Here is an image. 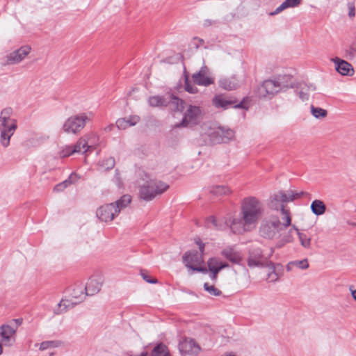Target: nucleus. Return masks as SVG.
<instances>
[{
	"mask_svg": "<svg viewBox=\"0 0 356 356\" xmlns=\"http://www.w3.org/2000/svg\"><path fill=\"white\" fill-rule=\"evenodd\" d=\"M264 213V205L257 197H246L241 203L240 217L229 218L225 223L234 234H243L256 228Z\"/></svg>",
	"mask_w": 356,
	"mask_h": 356,
	"instance_id": "nucleus-1",
	"label": "nucleus"
},
{
	"mask_svg": "<svg viewBox=\"0 0 356 356\" xmlns=\"http://www.w3.org/2000/svg\"><path fill=\"white\" fill-rule=\"evenodd\" d=\"M307 195L308 193L303 191L296 192L292 190H289L286 192L279 191L270 196L268 207L271 210L276 212L275 215H277L279 217L281 216L282 220H284L286 225H291V212L289 209L286 208L285 204Z\"/></svg>",
	"mask_w": 356,
	"mask_h": 356,
	"instance_id": "nucleus-2",
	"label": "nucleus"
},
{
	"mask_svg": "<svg viewBox=\"0 0 356 356\" xmlns=\"http://www.w3.org/2000/svg\"><path fill=\"white\" fill-rule=\"evenodd\" d=\"M17 129V121L11 108H5L0 112V144L3 147L10 145V138Z\"/></svg>",
	"mask_w": 356,
	"mask_h": 356,
	"instance_id": "nucleus-3",
	"label": "nucleus"
},
{
	"mask_svg": "<svg viewBox=\"0 0 356 356\" xmlns=\"http://www.w3.org/2000/svg\"><path fill=\"white\" fill-rule=\"evenodd\" d=\"M289 226L284 224V220H280L277 215L271 214L261 220L259 227V234L262 238L273 239L279 237L280 232Z\"/></svg>",
	"mask_w": 356,
	"mask_h": 356,
	"instance_id": "nucleus-4",
	"label": "nucleus"
},
{
	"mask_svg": "<svg viewBox=\"0 0 356 356\" xmlns=\"http://www.w3.org/2000/svg\"><path fill=\"white\" fill-rule=\"evenodd\" d=\"M168 188V184L152 179L145 174L143 183L140 184L139 196L145 201H151L156 195L164 193Z\"/></svg>",
	"mask_w": 356,
	"mask_h": 356,
	"instance_id": "nucleus-5",
	"label": "nucleus"
},
{
	"mask_svg": "<svg viewBox=\"0 0 356 356\" xmlns=\"http://www.w3.org/2000/svg\"><path fill=\"white\" fill-rule=\"evenodd\" d=\"M288 76H280L275 79H268L257 89V95L260 98H270L277 92L289 87L286 81Z\"/></svg>",
	"mask_w": 356,
	"mask_h": 356,
	"instance_id": "nucleus-6",
	"label": "nucleus"
},
{
	"mask_svg": "<svg viewBox=\"0 0 356 356\" xmlns=\"http://www.w3.org/2000/svg\"><path fill=\"white\" fill-rule=\"evenodd\" d=\"M93 117L91 112L81 113L68 118L63 125V129L65 133L77 134L90 122Z\"/></svg>",
	"mask_w": 356,
	"mask_h": 356,
	"instance_id": "nucleus-7",
	"label": "nucleus"
},
{
	"mask_svg": "<svg viewBox=\"0 0 356 356\" xmlns=\"http://www.w3.org/2000/svg\"><path fill=\"white\" fill-rule=\"evenodd\" d=\"M84 284H79L75 285L71 294V299H63L58 304L57 309L55 312L57 314L67 312L69 309L72 308L74 305L83 301L86 296Z\"/></svg>",
	"mask_w": 356,
	"mask_h": 356,
	"instance_id": "nucleus-8",
	"label": "nucleus"
},
{
	"mask_svg": "<svg viewBox=\"0 0 356 356\" xmlns=\"http://www.w3.org/2000/svg\"><path fill=\"white\" fill-rule=\"evenodd\" d=\"M197 244L199 245V249L201 253L197 252H187L183 256V262L186 267L193 272H202L206 273L207 268L201 266L203 263L202 253L204 252V244L201 241H197Z\"/></svg>",
	"mask_w": 356,
	"mask_h": 356,
	"instance_id": "nucleus-9",
	"label": "nucleus"
},
{
	"mask_svg": "<svg viewBox=\"0 0 356 356\" xmlns=\"http://www.w3.org/2000/svg\"><path fill=\"white\" fill-rule=\"evenodd\" d=\"M148 102L152 106H166L171 104L172 108L177 111H183L184 108V101L174 95H169L168 98L152 96L149 98Z\"/></svg>",
	"mask_w": 356,
	"mask_h": 356,
	"instance_id": "nucleus-10",
	"label": "nucleus"
},
{
	"mask_svg": "<svg viewBox=\"0 0 356 356\" xmlns=\"http://www.w3.org/2000/svg\"><path fill=\"white\" fill-rule=\"evenodd\" d=\"M210 140L213 143H229L234 139V131L225 127H218L211 129L209 133Z\"/></svg>",
	"mask_w": 356,
	"mask_h": 356,
	"instance_id": "nucleus-11",
	"label": "nucleus"
},
{
	"mask_svg": "<svg viewBox=\"0 0 356 356\" xmlns=\"http://www.w3.org/2000/svg\"><path fill=\"white\" fill-rule=\"evenodd\" d=\"M202 115V111L200 106L188 105L184 113L181 122L177 127H189L198 123Z\"/></svg>",
	"mask_w": 356,
	"mask_h": 356,
	"instance_id": "nucleus-12",
	"label": "nucleus"
},
{
	"mask_svg": "<svg viewBox=\"0 0 356 356\" xmlns=\"http://www.w3.org/2000/svg\"><path fill=\"white\" fill-rule=\"evenodd\" d=\"M17 327L11 324L5 323L0 326V342L4 346L10 347L16 341Z\"/></svg>",
	"mask_w": 356,
	"mask_h": 356,
	"instance_id": "nucleus-13",
	"label": "nucleus"
},
{
	"mask_svg": "<svg viewBox=\"0 0 356 356\" xmlns=\"http://www.w3.org/2000/svg\"><path fill=\"white\" fill-rule=\"evenodd\" d=\"M181 356H196L201 351L200 345L193 339L185 338L179 343Z\"/></svg>",
	"mask_w": 356,
	"mask_h": 356,
	"instance_id": "nucleus-14",
	"label": "nucleus"
},
{
	"mask_svg": "<svg viewBox=\"0 0 356 356\" xmlns=\"http://www.w3.org/2000/svg\"><path fill=\"white\" fill-rule=\"evenodd\" d=\"M31 46H18L7 55V63L13 65L20 63L31 53Z\"/></svg>",
	"mask_w": 356,
	"mask_h": 356,
	"instance_id": "nucleus-15",
	"label": "nucleus"
},
{
	"mask_svg": "<svg viewBox=\"0 0 356 356\" xmlns=\"http://www.w3.org/2000/svg\"><path fill=\"white\" fill-rule=\"evenodd\" d=\"M96 215L102 221L108 222L112 221L118 214L115 210L114 204H106L97 210Z\"/></svg>",
	"mask_w": 356,
	"mask_h": 356,
	"instance_id": "nucleus-16",
	"label": "nucleus"
},
{
	"mask_svg": "<svg viewBox=\"0 0 356 356\" xmlns=\"http://www.w3.org/2000/svg\"><path fill=\"white\" fill-rule=\"evenodd\" d=\"M192 79L195 84L202 86H208L213 83V79L211 77L209 69L205 66L193 74Z\"/></svg>",
	"mask_w": 356,
	"mask_h": 356,
	"instance_id": "nucleus-17",
	"label": "nucleus"
},
{
	"mask_svg": "<svg viewBox=\"0 0 356 356\" xmlns=\"http://www.w3.org/2000/svg\"><path fill=\"white\" fill-rule=\"evenodd\" d=\"M104 278L102 275H93L88 281L86 285H84L86 293L88 296H92L99 292Z\"/></svg>",
	"mask_w": 356,
	"mask_h": 356,
	"instance_id": "nucleus-18",
	"label": "nucleus"
},
{
	"mask_svg": "<svg viewBox=\"0 0 356 356\" xmlns=\"http://www.w3.org/2000/svg\"><path fill=\"white\" fill-rule=\"evenodd\" d=\"M208 267L210 271V277L213 281H216L217 279L218 273L222 268L229 267V264L225 262H222L220 259L211 258L208 262Z\"/></svg>",
	"mask_w": 356,
	"mask_h": 356,
	"instance_id": "nucleus-19",
	"label": "nucleus"
},
{
	"mask_svg": "<svg viewBox=\"0 0 356 356\" xmlns=\"http://www.w3.org/2000/svg\"><path fill=\"white\" fill-rule=\"evenodd\" d=\"M334 63L336 70L343 76H351L353 74L354 70L352 65L347 61L338 57L331 59Z\"/></svg>",
	"mask_w": 356,
	"mask_h": 356,
	"instance_id": "nucleus-20",
	"label": "nucleus"
},
{
	"mask_svg": "<svg viewBox=\"0 0 356 356\" xmlns=\"http://www.w3.org/2000/svg\"><path fill=\"white\" fill-rule=\"evenodd\" d=\"M92 138L95 139L96 136L94 134H90L79 138L76 145H72L73 152L74 153H79L83 150V152L86 153L89 151L93 147V144L91 143L90 145H88L89 140Z\"/></svg>",
	"mask_w": 356,
	"mask_h": 356,
	"instance_id": "nucleus-21",
	"label": "nucleus"
},
{
	"mask_svg": "<svg viewBox=\"0 0 356 356\" xmlns=\"http://www.w3.org/2000/svg\"><path fill=\"white\" fill-rule=\"evenodd\" d=\"M212 103L217 108L227 109L234 106L235 102L223 95H217L213 98Z\"/></svg>",
	"mask_w": 356,
	"mask_h": 356,
	"instance_id": "nucleus-22",
	"label": "nucleus"
},
{
	"mask_svg": "<svg viewBox=\"0 0 356 356\" xmlns=\"http://www.w3.org/2000/svg\"><path fill=\"white\" fill-rule=\"evenodd\" d=\"M219 86L224 90H232L240 86V81L234 76L222 78L219 81Z\"/></svg>",
	"mask_w": 356,
	"mask_h": 356,
	"instance_id": "nucleus-23",
	"label": "nucleus"
},
{
	"mask_svg": "<svg viewBox=\"0 0 356 356\" xmlns=\"http://www.w3.org/2000/svg\"><path fill=\"white\" fill-rule=\"evenodd\" d=\"M138 122V116H129L128 118L118 119L116 121V126L119 129H126L129 127L134 126Z\"/></svg>",
	"mask_w": 356,
	"mask_h": 356,
	"instance_id": "nucleus-24",
	"label": "nucleus"
},
{
	"mask_svg": "<svg viewBox=\"0 0 356 356\" xmlns=\"http://www.w3.org/2000/svg\"><path fill=\"white\" fill-rule=\"evenodd\" d=\"M221 254L223 257L234 264H238L242 260L241 254L238 252H236L232 248H225L222 250Z\"/></svg>",
	"mask_w": 356,
	"mask_h": 356,
	"instance_id": "nucleus-25",
	"label": "nucleus"
},
{
	"mask_svg": "<svg viewBox=\"0 0 356 356\" xmlns=\"http://www.w3.org/2000/svg\"><path fill=\"white\" fill-rule=\"evenodd\" d=\"M131 202V196L129 195H124L118 200L113 203L115 210L117 211V213L119 214L122 210L128 207Z\"/></svg>",
	"mask_w": 356,
	"mask_h": 356,
	"instance_id": "nucleus-26",
	"label": "nucleus"
},
{
	"mask_svg": "<svg viewBox=\"0 0 356 356\" xmlns=\"http://www.w3.org/2000/svg\"><path fill=\"white\" fill-rule=\"evenodd\" d=\"M311 210L316 216H321L326 211L325 203L321 200H315L311 204Z\"/></svg>",
	"mask_w": 356,
	"mask_h": 356,
	"instance_id": "nucleus-27",
	"label": "nucleus"
},
{
	"mask_svg": "<svg viewBox=\"0 0 356 356\" xmlns=\"http://www.w3.org/2000/svg\"><path fill=\"white\" fill-rule=\"evenodd\" d=\"M301 0H285L275 10L270 13L271 15H276L288 8H294L299 6Z\"/></svg>",
	"mask_w": 356,
	"mask_h": 356,
	"instance_id": "nucleus-28",
	"label": "nucleus"
},
{
	"mask_svg": "<svg viewBox=\"0 0 356 356\" xmlns=\"http://www.w3.org/2000/svg\"><path fill=\"white\" fill-rule=\"evenodd\" d=\"M295 268H299L301 270L307 269L309 268V262L307 259H302V260H296L289 262L286 265V270L287 271H291Z\"/></svg>",
	"mask_w": 356,
	"mask_h": 356,
	"instance_id": "nucleus-29",
	"label": "nucleus"
},
{
	"mask_svg": "<svg viewBox=\"0 0 356 356\" xmlns=\"http://www.w3.org/2000/svg\"><path fill=\"white\" fill-rule=\"evenodd\" d=\"M266 263L270 266V268H273V264L271 262L266 261ZM264 264V260H261L259 257H256L254 255L250 254L248 259V265L250 268L263 267Z\"/></svg>",
	"mask_w": 356,
	"mask_h": 356,
	"instance_id": "nucleus-30",
	"label": "nucleus"
},
{
	"mask_svg": "<svg viewBox=\"0 0 356 356\" xmlns=\"http://www.w3.org/2000/svg\"><path fill=\"white\" fill-rule=\"evenodd\" d=\"M61 345L62 342L58 340L44 341L40 343V344H35L36 346H39V350L41 351L58 348L61 346Z\"/></svg>",
	"mask_w": 356,
	"mask_h": 356,
	"instance_id": "nucleus-31",
	"label": "nucleus"
},
{
	"mask_svg": "<svg viewBox=\"0 0 356 356\" xmlns=\"http://www.w3.org/2000/svg\"><path fill=\"white\" fill-rule=\"evenodd\" d=\"M209 192L218 196L229 194L231 193V190L225 185H216L209 188Z\"/></svg>",
	"mask_w": 356,
	"mask_h": 356,
	"instance_id": "nucleus-32",
	"label": "nucleus"
},
{
	"mask_svg": "<svg viewBox=\"0 0 356 356\" xmlns=\"http://www.w3.org/2000/svg\"><path fill=\"white\" fill-rule=\"evenodd\" d=\"M150 356H170L167 346L161 343L152 350Z\"/></svg>",
	"mask_w": 356,
	"mask_h": 356,
	"instance_id": "nucleus-33",
	"label": "nucleus"
},
{
	"mask_svg": "<svg viewBox=\"0 0 356 356\" xmlns=\"http://www.w3.org/2000/svg\"><path fill=\"white\" fill-rule=\"evenodd\" d=\"M316 87L313 85L308 86L307 84L300 85L299 97L302 101L307 100L309 99V92L314 91Z\"/></svg>",
	"mask_w": 356,
	"mask_h": 356,
	"instance_id": "nucleus-34",
	"label": "nucleus"
},
{
	"mask_svg": "<svg viewBox=\"0 0 356 356\" xmlns=\"http://www.w3.org/2000/svg\"><path fill=\"white\" fill-rule=\"evenodd\" d=\"M79 179L76 173H72L69 177L68 179L65 180L62 183L57 184L54 190L56 191H62L63 189L67 188L69 185H70L72 183L76 181Z\"/></svg>",
	"mask_w": 356,
	"mask_h": 356,
	"instance_id": "nucleus-35",
	"label": "nucleus"
},
{
	"mask_svg": "<svg viewBox=\"0 0 356 356\" xmlns=\"http://www.w3.org/2000/svg\"><path fill=\"white\" fill-rule=\"evenodd\" d=\"M298 235L299 238L300 243L302 247L305 248H311V236H308L307 234L300 232L298 230Z\"/></svg>",
	"mask_w": 356,
	"mask_h": 356,
	"instance_id": "nucleus-36",
	"label": "nucleus"
},
{
	"mask_svg": "<svg viewBox=\"0 0 356 356\" xmlns=\"http://www.w3.org/2000/svg\"><path fill=\"white\" fill-rule=\"evenodd\" d=\"M311 113L316 118H324L327 115V111L322 108L316 107L313 105L311 106Z\"/></svg>",
	"mask_w": 356,
	"mask_h": 356,
	"instance_id": "nucleus-37",
	"label": "nucleus"
},
{
	"mask_svg": "<svg viewBox=\"0 0 356 356\" xmlns=\"http://www.w3.org/2000/svg\"><path fill=\"white\" fill-rule=\"evenodd\" d=\"M204 289L211 296H219L222 293L218 289L215 287L213 285H210L209 283H204Z\"/></svg>",
	"mask_w": 356,
	"mask_h": 356,
	"instance_id": "nucleus-38",
	"label": "nucleus"
},
{
	"mask_svg": "<svg viewBox=\"0 0 356 356\" xmlns=\"http://www.w3.org/2000/svg\"><path fill=\"white\" fill-rule=\"evenodd\" d=\"M72 151H74L72 145H66L60 150L59 155L60 157H67L74 154Z\"/></svg>",
	"mask_w": 356,
	"mask_h": 356,
	"instance_id": "nucleus-39",
	"label": "nucleus"
},
{
	"mask_svg": "<svg viewBox=\"0 0 356 356\" xmlns=\"http://www.w3.org/2000/svg\"><path fill=\"white\" fill-rule=\"evenodd\" d=\"M101 165L106 170L111 169L115 165V160L113 158H108L102 162Z\"/></svg>",
	"mask_w": 356,
	"mask_h": 356,
	"instance_id": "nucleus-40",
	"label": "nucleus"
},
{
	"mask_svg": "<svg viewBox=\"0 0 356 356\" xmlns=\"http://www.w3.org/2000/svg\"><path fill=\"white\" fill-rule=\"evenodd\" d=\"M250 254L254 255L256 257H259L260 259L264 260V259H267L268 257H266L260 248L253 249L250 252Z\"/></svg>",
	"mask_w": 356,
	"mask_h": 356,
	"instance_id": "nucleus-41",
	"label": "nucleus"
},
{
	"mask_svg": "<svg viewBox=\"0 0 356 356\" xmlns=\"http://www.w3.org/2000/svg\"><path fill=\"white\" fill-rule=\"evenodd\" d=\"M185 90L192 94L197 92V88L195 86H192L188 80L185 83Z\"/></svg>",
	"mask_w": 356,
	"mask_h": 356,
	"instance_id": "nucleus-42",
	"label": "nucleus"
},
{
	"mask_svg": "<svg viewBox=\"0 0 356 356\" xmlns=\"http://www.w3.org/2000/svg\"><path fill=\"white\" fill-rule=\"evenodd\" d=\"M348 16L350 17H353L355 16V3L353 2L348 3Z\"/></svg>",
	"mask_w": 356,
	"mask_h": 356,
	"instance_id": "nucleus-43",
	"label": "nucleus"
},
{
	"mask_svg": "<svg viewBox=\"0 0 356 356\" xmlns=\"http://www.w3.org/2000/svg\"><path fill=\"white\" fill-rule=\"evenodd\" d=\"M212 225L214 227H216L218 229H220V226L218 225L217 220L213 217L211 216L207 220V225L211 226Z\"/></svg>",
	"mask_w": 356,
	"mask_h": 356,
	"instance_id": "nucleus-44",
	"label": "nucleus"
},
{
	"mask_svg": "<svg viewBox=\"0 0 356 356\" xmlns=\"http://www.w3.org/2000/svg\"><path fill=\"white\" fill-rule=\"evenodd\" d=\"M346 51H348L351 59H356V46H348V49Z\"/></svg>",
	"mask_w": 356,
	"mask_h": 356,
	"instance_id": "nucleus-45",
	"label": "nucleus"
},
{
	"mask_svg": "<svg viewBox=\"0 0 356 356\" xmlns=\"http://www.w3.org/2000/svg\"><path fill=\"white\" fill-rule=\"evenodd\" d=\"M115 182L116 183V184L119 186V187H121L122 185V181L121 179V177L120 176V173L118 172H115Z\"/></svg>",
	"mask_w": 356,
	"mask_h": 356,
	"instance_id": "nucleus-46",
	"label": "nucleus"
},
{
	"mask_svg": "<svg viewBox=\"0 0 356 356\" xmlns=\"http://www.w3.org/2000/svg\"><path fill=\"white\" fill-rule=\"evenodd\" d=\"M22 320L20 318L13 319L9 324L14 325V327L18 328V327L22 324Z\"/></svg>",
	"mask_w": 356,
	"mask_h": 356,
	"instance_id": "nucleus-47",
	"label": "nucleus"
},
{
	"mask_svg": "<svg viewBox=\"0 0 356 356\" xmlns=\"http://www.w3.org/2000/svg\"><path fill=\"white\" fill-rule=\"evenodd\" d=\"M141 275H142V276H143V279H144L147 282H148V283H156V282H157V280H155V279H152V280H151V279H149V277H148L146 274H145V273H142Z\"/></svg>",
	"mask_w": 356,
	"mask_h": 356,
	"instance_id": "nucleus-48",
	"label": "nucleus"
},
{
	"mask_svg": "<svg viewBox=\"0 0 356 356\" xmlns=\"http://www.w3.org/2000/svg\"><path fill=\"white\" fill-rule=\"evenodd\" d=\"M353 298L356 301V289H353L352 287L350 288Z\"/></svg>",
	"mask_w": 356,
	"mask_h": 356,
	"instance_id": "nucleus-49",
	"label": "nucleus"
},
{
	"mask_svg": "<svg viewBox=\"0 0 356 356\" xmlns=\"http://www.w3.org/2000/svg\"><path fill=\"white\" fill-rule=\"evenodd\" d=\"M113 124H110L104 128V130L106 131H111L113 128Z\"/></svg>",
	"mask_w": 356,
	"mask_h": 356,
	"instance_id": "nucleus-50",
	"label": "nucleus"
},
{
	"mask_svg": "<svg viewBox=\"0 0 356 356\" xmlns=\"http://www.w3.org/2000/svg\"><path fill=\"white\" fill-rule=\"evenodd\" d=\"M3 346H4L0 342V355L3 353Z\"/></svg>",
	"mask_w": 356,
	"mask_h": 356,
	"instance_id": "nucleus-51",
	"label": "nucleus"
},
{
	"mask_svg": "<svg viewBox=\"0 0 356 356\" xmlns=\"http://www.w3.org/2000/svg\"><path fill=\"white\" fill-rule=\"evenodd\" d=\"M195 42L197 40L199 42H204V41L200 38H194Z\"/></svg>",
	"mask_w": 356,
	"mask_h": 356,
	"instance_id": "nucleus-52",
	"label": "nucleus"
},
{
	"mask_svg": "<svg viewBox=\"0 0 356 356\" xmlns=\"http://www.w3.org/2000/svg\"><path fill=\"white\" fill-rule=\"evenodd\" d=\"M234 107H235V108H241V104H236V105H234Z\"/></svg>",
	"mask_w": 356,
	"mask_h": 356,
	"instance_id": "nucleus-53",
	"label": "nucleus"
},
{
	"mask_svg": "<svg viewBox=\"0 0 356 356\" xmlns=\"http://www.w3.org/2000/svg\"><path fill=\"white\" fill-rule=\"evenodd\" d=\"M273 250H270V254L268 255V257H269L270 256H271V255L273 254Z\"/></svg>",
	"mask_w": 356,
	"mask_h": 356,
	"instance_id": "nucleus-54",
	"label": "nucleus"
},
{
	"mask_svg": "<svg viewBox=\"0 0 356 356\" xmlns=\"http://www.w3.org/2000/svg\"><path fill=\"white\" fill-rule=\"evenodd\" d=\"M273 280H276V279H277V275H276V274H275V275H274V276H273Z\"/></svg>",
	"mask_w": 356,
	"mask_h": 356,
	"instance_id": "nucleus-55",
	"label": "nucleus"
}]
</instances>
